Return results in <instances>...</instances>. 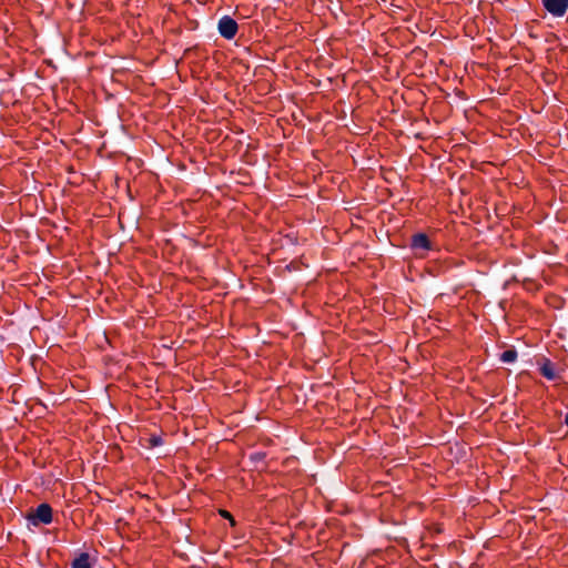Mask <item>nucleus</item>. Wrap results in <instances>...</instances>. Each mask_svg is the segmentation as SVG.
<instances>
[{"label":"nucleus","mask_w":568,"mask_h":568,"mask_svg":"<svg viewBox=\"0 0 568 568\" xmlns=\"http://www.w3.org/2000/svg\"><path fill=\"white\" fill-rule=\"evenodd\" d=\"M539 373L542 377L548 381H556L559 378V374L556 371V365L549 358L542 357L541 361L538 362Z\"/></svg>","instance_id":"obj_5"},{"label":"nucleus","mask_w":568,"mask_h":568,"mask_svg":"<svg viewBox=\"0 0 568 568\" xmlns=\"http://www.w3.org/2000/svg\"><path fill=\"white\" fill-rule=\"evenodd\" d=\"M71 568H92L88 552L79 554L71 562Z\"/></svg>","instance_id":"obj_7"},{"label":"nucleus","mask_w":568,"mask_h":568,"mask_svg":"<svg viewBox=\"0 0 568 568\" xmlns=\"http://www.w3.org/2000/svg\"><path fill=\"white\" fill-rule=\"evenodd\" d=\"M149 442L151 447L160 446L163 443L160 436H152L150 437Z\"/></svg>","instance_id":"obj_10"},{"label":"nucleus","mask_w":568,"mask_h":568,"mask_svg":"<svg viewBox=\"0 0 568 568\" xmlns=\"http://www.w3.org/2000/svg\"><path fill=\"white\" fill-rule=\"evenodd\" d=\"M239 26L237 22L230 16H223L217 23V30L221 37L231 40L235 37Z\"/></svg>","instance_id":"obj_2"},{"label":"nucleus","mask_w":568,"mask_h":568,"mask_svg":"<svg viewBox=\"0 0 568 568\" xmlns=\"http://www.w3.org/2000/svg\"><path fill=\"white\" fill-rule=\"evenodd\" d=\"M403 470V468L399 466V465H396L394 468H393V477L394 476H397L398 473H400Z\"/></svg>","instance_id":"obj_11"},{"label":"nucleus","mask_w":568,"mask_h":568,"mask_svg":"<svg viewBox=\"0 0 568 568\" xmlns=\"http://www.w3.org/2000/svg\"><path fill=\"white\" fill-rule=\"evenodd\" d=\"M399 207H396V210L402 214L404 215L407 211L410 210V204H412V200L410 199H405L404 196H400L399 197ZM393 209H395V206L393 205Z\"/></svg>","instance_id":"obj_9"},{"label":"nucleus","mask_w":568,"mask_h":568,"mask_svg":"<svg viewBox=\"0 0 568 568\" xmlns=\"http://www.w3.org/2000/svg\"><path fill=\"white\" fill-rule=\"evenodd\" d=\"M394 539H395L396 541H398L399 544H402V542H404V541H405V539H404V538L395 537Z\"/></svg>","instance_id":"obj_14"},{"label":"nucleus","mask_w":568,"mask_h":568,"mask_svg":"<svg viewBox=\"0 0 568 568\" xmlns=\"http://www.w3.org/2000/svg\"><path fill=\"white\" fill-rule=\"evenodd\" d=\"M386 235H387V237H389V236H390V234H389V231H388V230H386Z\"/></svg>","instance_id":"obj_15"},{"label":"nucleus","mask_w":568,"mask_h":568,"mask_svg":"<svg viewBox=\"0 0 568 568\" xmlns=\"http://www.w3.org/2000/svg\"><path fill=\"white\" fill-rule=\"evenodd\" d=\"M221 515H222L223 517H225V518L230 519V520H233V518H232L231 514H230L229 511H226V510H222V511H221ZM232 524H234V521H232Z\"/></svg>","instance_id":"obj_12"},{"label":"nucleus","mask_w":568,"mask_h":568,"mask_svg":"<svg viewBox=\"0 0 568 568\" xmlns=\"http://www.w3.org/2000/svg\"><path fill=\"white\" fill-rule=\"evenodd\" d=\"M400 186L403 187V193H404V194H407V193H408V191H407V184H406V182L400 181Z\"/></svg>","instance_id":"obj_13"},{"label":"nucleus","mask_w":568,"mask_h":568,"mask_svg":"<svg viewBox=\"0 0 568 568\" xmlns=\"http://www.w3.org/2000/svg\"><path fill=\"white\" fill-rule=\"evenodd\" d=\"M396 8L399 11L393 10V36L402 33L400 28L394 27V24L397 23L398 20L408 21V19H409V13L406 10H404L399 6H396Z\"/></svg>","instance_id":"obj_6"},{"label":"nucleus","mask_w":568,"mask_h":568,"mask_svg":"<svg viewBox=\"0 0 568 568\" xmlns=\"http://www.w3.org/2000/svg\"><path fill=\"white\" fill-rule=\"evenodd\" d=\"M544 8L554 17H564L568 10V0H541Z\"/></svg>","instance_id":"obj_3"},{"label":"nucleus","mask_w":568,"mask_h":568,"mask_svg":"<svg viewBox=\"0 0 568 568\" xmlns=\"http://www.w3.org/2000/svg\"><path fill=\"white\" fill-rule=\"evenodd\" d=\"M410 248L414 251H432L433 243L425 233H415L410 236Z\"/></svg>","instance_id":"obj_4"},{"label":"nucleus","mask_w":568,"mask_h":568,"mask_svg":"<svg viewBox=\"0 0 568 568\" xmlns=\"http://www.w3.org/2000/svg\"><path fill=\"white\" fill-rule=\"evenodd\" d=\"M518 357V353L517 351L513 347V348H509V349H506L504 351L500 356H499V359L503 362V363H514L516 362Z\"/></svg>","instance_id":"obj_8"},{"label":"nucleus","mask_w":568,"mask_h":568,"mask_svg":"<svg viewBox=\"0 0 568 568\" xmlns=\"http://www.w3.org/2000/svg\"><path fill=\"white\" fill-rule=\"evenodd\" d=\"M27 520L33 526H38L39 524L48 525L52 521V508L49 504L43 503L40 504L36 510L28 514Z\"/></svg>","instance_id":"obj_1"}]
</instances>
